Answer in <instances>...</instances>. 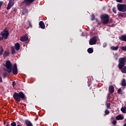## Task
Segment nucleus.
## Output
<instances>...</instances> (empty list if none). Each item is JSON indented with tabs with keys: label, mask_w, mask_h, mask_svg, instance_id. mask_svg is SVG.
I'll use <instances>...</instances> for the list:
<instances>
[{
	"label": "nucleus",
	"mask_w": 126,
	"mask_h": 126,
	"mask_svg": "<svg viewBox=\"0 0 126 126\" xmlns=\"http://www.w3.org/2000/svg\"><path fill=\"white\" fill-rule=\"evenodd\" d=\"M14 98L17 101V102H20L21 99H24L25 98V94L21 92L19 93H15L13 95Z\"/></svg>",
	"instance_id": "1"
},
{
	"label": "nucleus",
	"mask_w": 126,
	"mask_h": 126,
	"mask_svg": "<svg viewBox=\"0 0 126 126\" xmlns=\"http://www.w3.org/2000/svg\"><path fill=\"white\" fill-rule=\"evenodd\" d=\"M14 98L17 101V102H20L21 99H24L25 98V94L21 92L19 93H15L13 95Z\"/></svg>",
	"instance_id": "2"
},
{
	"label": "nucleus",
	"mask_w": 126,
	"mask_h": 126,
	"mask_svg": "<svg viewBox=\"0 0 126 126\" xmlns=\"http://www.w3.org/2000/svg\"><path fill=\"white\" fill-rule=\"evenodd\" d=\"M119 64H118L119 68L120 69H122L123 67L125 66V63L126 62V58L124 57V58H120L119 60Z\"/></svg>",
	"instance_id": "3"
},
{
	"label": "nucleus",
	"mask_w": 126,
	"mask_h": 126,
	"mask_svg": "<svg viewBox=\"0 0 126 126\" xmlns=\"http://www.w3.org/2000/svg\"><path fill=\"white\" fill-rule=\"evenodd\" d=\"M6 70L8 71L9 73H10L12 71V64L10 63V61H7L6 62L5 64Z\"/></svg>",
	"instance_id": "4"
},
{
	"label": "nucleus",
	"mask_w": 126,
	"mask_h": 126,
	"mask_svg": "<svg viewBox=\"0 0 126 126\" xmlns=\"http://www.w3.org/2000/svg\"><path fill=\"white\" fill-rule=\"evenodd\" d=\"M101 19L103 24H107L108 22H109V16L108 15H101Z\"/></svg>",
	"instance_id": "5"
},
{
	"label": "nucleus",
	"mask_w": 126,
	"mask_h": 126,
	"mask_svg": "<svg viewBox=\"0 0 126 126\" xmlns=\"http://www.w3.org/2000/svg\"><path fill=\"white\" fill-rule=\"evenodd\" d=\"M117 8L119 11L125 12L126 11V5L125 4H118Z\"/></svg>",
	"instance_id": "6"
},
{
	"label": "nucleus",
	"mask_w": 126,
	"mask_h": 126,
	"mask_svg": "<svg viewBox=\"0 0 126 126\" xmlns=\"http://www.w3.org/2000/svg\"><path fill=\"white\" fill-rule=\"evenodd\" d=\"M96 43H97V37L96 36H94L90 40V45H95Z\"/></svg>",
	"instance_id": "7"
},
{
	"label": "nucleus",
	"mask_w": 126,
	"mask_h": 126,
	"mask_svg": "<svg viewBox=\"0 0 126 126\" xmlns=\"http://www.w3.org/2000/svg\"><path fill=\"white\" fill-rule=\"evenodd\" d=\"M1 36H2V38H4V39H7V37H8V31L4 30L3 32L1 33Z\"/></svg>",
	"instance_id": "8"
},
{
	"label": "nucleus",
	"mask_w": 126,
	"mask_h": 126,
	"mask_svg": "<svg viewBox=\"0 0 126 126\" xmlns=\"http://www.w3.org/2000/svg\"><path fill=\"white\" fill-rule=\"evenodd\" d=\"M14 1L12 0H9V3L8 4L7 7V9L9 10L13 6V4H14Z\"/></svg>",
	"instance_id": "9"
},
{
	"label": "nucleus",
	"mask_w": 126,
	"mask_h": 126,
	"mask_svg": "<svg viewBox=\"0 0 126 126\" xmlns=\"http://www.w3.org/2000/svg\"><path fill=\"white\" fill-rule=\"evenodd\" d=\"M12 70H13V73L14 74H17V65H16V63H15L13 65Z\"/></svg>",
	"instance_id": "10"
},
{
	"label": "nucleus",
	"mask_w": 126,
	"mask_h": 126,
	"mask_svg": "<svg viewBox=\"0 0 126 126\" xmlns=\"http://www.w3.org/2000/svg\"><path fill=\"white\" fill-rule=\"evenodd\" d=\"M34 0H24V2L26 3V4L29 5V4H31V3L34 1Z\"/></svg>",
	"instance_id": "11"
},
{
	"label": "nucleus",
	"mask_w": 126,
	"mask_h": 126,
	"mask_svg": "<svg viewBox=\"0 0 126 126\" xmlns=\"http://www.w3.org/2000/svg\"><path fill=\"white\" fill-rule=\"evenodd\" d=\"M20 40L22 42L27 41L28 40V36H27V35H26V36H22L20 38Z\"/></svg>",
	"instance_id": "12"
},
{
	"label": "nucleus",
	"mask_w": 126,
	"mask_h": 126,
	"mask_svg": "<svg viewBox=\"0 0 126 126\" xmlns=\"http://www.w3.org/2000/svg\"><path fill=\"white\" fill-rule=\"evenodd\" d=\"M118 17H122V18L126 17V13L120 12L118 14Z\"/></svg>",
	"instance_id": "13"
},
{
	"label": "nucleus",
	"mask_w": 126,
	"mask_h": 126,
	"mask_svg": "<svg viewBox=\"0 0 126 126\" xmlns=\"http://www.w3.org/2000/svg\"><path fill=\"white\" fill-rule=\"evenodd\" d=\"M15 48L16 51H19V49H20V44L19 43H17L15 44Z\"/></svg>",
	"instance_id": "14"
},
{
	"label": "nucleus",
	"mask_w": 126,
	"mask_h": 126,
	"mask_svg": "<svg viewBox=\"0 0 126 126\" xmlns=\"http://www.w3.org/2000/svg\"><path fill=\"white\" fill-rule=\"evenodd\" d=\"M39 26L42 29H44L45 28V24H44V22L43 21H40L39 22Z\"/></svg>",
	"instance_id": "15"
},
{
	"label": "nucleus",
	"mask_w": 126,
	"mask_h": 126,
	"mask_svg": "<svg viewBox=\"0 0 126 126\" xmlns=\"http://www.w3.org/2000/svg\"><path fill=\"white\" fill-rule=\"evenodd\" d=\"M119 39L121 41H124L126 42V35H122L121 36H120L119 37Z\"/></svg>",
	"instance_id": "16"
},
{
	"label": "nucleus",
	"mask_w": 126,
	"mask_h": 126,
	"mask_svg": "<svg viewBox=\"0 0 126 126\" xmlns=\"http://www.w3.org/2000/svg\"><path fill=\"white\" fill-rule=\"evenodd\" d=\"M109 91L110 93H114V87H113V86H109Z\"/></svg>",
	"instance_id": "17"
},
{
	"label": "nucleus",
	"mask_w": 126,
	"mask_h": 126,
	"mask_svg": "<svg viewBox=\"0 0 126 126\" xmlns=\"http://www.w3.org/2000/svg\"><path fill=\"white\" fill-rule=\"evenodd\" d=\"M25 124L27 125V126H33V125H32V123H31V122L28 120L25 121Z\"/></svg>",
	"instance_id": "18"
},
{
	"label": "nucleus",
	"mask_w": 126,
	"mask_h": 126,
	"mask_svg": "<svg viewBox=\"0 0 126 126\" xmlns=\"http://www.w3.org/2000/svg\"><path fill=\"white\" fill-rule=\"evenodd\" d=\"M124 119V117L122 115H118L116 117V120H123Z\"/></svg>",
	"instance_id": "19"
},
{
	"label": "nucleus",
	"mask_w": 126,
	"mask_h": 126,
	"mask_svg": "<svg viewBox=\"0 0 126 126\" xmlns=\"http://www.w3.org/2000/svg\"><path fill=\"white\" fill-rule=\"evenodd\" d=\"M110 48L111 49V50H112V51H117V50H118V49H119V47L118 46H111L110 47Z\"/></svg>",
	"instance_id": "20"
},
{
	"label": "nucleus",
	"mask_w": 126,
	"mask_h": 126,
	"mask_svg": "<svg viewBox=\"0 0 126 126\" xmlns=\"http://www.w3.org/2000/svg\"><path fill=\"white\" fill-rule=\"evenodd\" d=\"M122 86H126V80L123 79L122 81Z\"/></svg>",
	"instance_id": "21"
},
{
	"label": "nucleus",
	"mask_w": 126,
	"mask_h": 126,
	"mask_svg": "<svg viewBox=\"0 0 126 126\" xmlns=\"http://www.w3.org/2000/svg\"><path fill=\"white\" fill-rule=\"evenodd\" d=\"M3 56L4 57H8L9 56V52L8 51H5Z\"/></svg>",
	"instance_id": "22"
},
{
	"label": "nucleus",
	"mask_w": 126,
	"mask_h": 126,
	"mask_svg": "<svg viewBox=\"0 0 126 126\" xmlns=\"http://www.w3.org/2000/svg\"><path fill=\"white\" fill-rule=\"evenodd\" d=\"M122 73H126V66H124L122 69Z\"/></svg>",
	"instance_id": "23"
},
{
	"label": "nucleus",
	"mask_w": 126,
	"mask_h": 126,
	"mask_svg": "<svg viewBox=\"0 0 126 126\" xmlns=\"http://www.w3.org/2000/svg\"><path fill=\"white\" fill-rule=\"evenodd\" d=\"M88 52L89 54H92L93 53V49L90 48L88 49Z\"/></svg>",
	"instance_id": "24"
},
{
	"label": "nucleus",
	"mask_w": 126,
	"mask_h": 126,
	"mask_svg": "<svg viewBox=\"0 0 126 126\" xmlns=\"http://www.w3.org/2000/svg\"><path fill=\"white\" fill-rule=\"evenodd\" d=\"M28 12V9H24L23 10V14H26Z\"/></svg>",
	"instance_id": "25"
},
{
	"label": "nucleus",
	"mask_w": 126,
	"mask_h": 126,
	"mask_svg": "<svg viewBox=\"0 0 126 126\" xmlns=\"http://www.w3.org/2000/svg\"><path fill=\"white\" fill-rule=\"evenodd\" d=\"M121 110L122 111V112L124 113H126V106L122 107Z\"/></svg>",
	"instance_id": "26"
},
{
	"label": "nucleus",
	"mask_w": 126,
	"mask_h": 126,
	"mask_svg": "<svg viewBox=\"0 0 126 126\" xmlns=\"http://www.w3.org/2000/svg\"><path fill=\"white\" fill-rule=\"evenodd\" d=\"M121 50H122V51H125L126 52V46H122L121 47Z\"/></svg>",
	"instance_id": "27"
},
{
	"label": "nucleus",
	"mask_w": 126,
	"mask_h": 126,
	"mask_svg": "<svg viewBox=\"0 0 126 126\" xmlns=\"http://www.w3.org/2000/svg\"><path fill=\"white\" fill-rule=\"evenodd\" d=\"M12 49V54H15V50L14 49V48L11 47Z\"/></svg>",
	"instance_id": "28"
},
{
	"label": "nucleus",
	"mask_w": 126,
	"mask_h": 126,
	"mask_svg": "<svg viewBox=\"0 0 126 126\" xmlns=\"http://www.w3.org/2000/svg\"><path fill=\"white\" fill-rule=\"evenodd\" d=\"M2 53H3V49H2V48H1L0 52V56H1V55H2Z\"/></svg>",
	"instance_id": "29"
},
{
	"label": "nucleus",
	"mask_w": 126,
	"mask_h": 126,
	"mask_svg": "<svg viewBox=\"0 0 126 126\" xmlns=\"http://www.w3.org/2000/svg\"><path fill=\"white\" fill-rule=\"evenodd\" d=\"M11 126H16V123L15 122H13L11 124Z\"/></svg>",
	"instance_id": "30"
},
{
	"label": "nucleus",
	"mask_w": 126,
	"mask_h": 126,
	"mask_svg": "<svg viewBox=\"0 0 126 126\" xmlns=\"http://www.w3.org/2000/svg\"><path fill=\"white\" fill-rule=\"evenodd\" d=\"M119 94H122V89H119L118 91Z\"/></svg>",
	"instance_id": "31"
},
{
	"label": "nucleus",
	"mask_w": 126,
	"mask_h": 126,
	"mask_svg": "<svg viewBox=\"0 0 126 126\" xmlns=\"http://www.w3.org/2000/svg\"><path fill=\"white\" fill-rule=\"evenodd\" d=\"M105 113L106 115H109V110H106L105 111Z\"/></svg>",
	"instance_id": "32"
},
{
	"label": "nucleus",
	"mask_w": 126,
	"mask_h": 126,
	"mask_svg": "<svg viewBox=\"0 0 126 126\" xmlns=\"http://www.w3.org/2000/svg\"><path fill=\"white\" fill-rule=\"evenodd\" d=\"M112 124H113V125H116V124H117V121L114 120V121L112 122Z\"/></svg>",
	"instance_id": "33"
},
{
	"label": "nucleus",
	"mask_w": 126,
	"mask_h": 126,
	"mask_svg": "<svg viewBox=\"0 0 126 126\" xmlns=\"http://www.w3.org/2000/svg\"><path fill=\"white\" fill-rule=\"evenodd\" d=\"M92 20H94V19H95V16H94V15H92Z\"/></svg>",
	"instance_id": "34"
},
{
	"label": "nucleus",
	"mask_w": 126,
	"mask_h": 126,
	"mask_svg": "<svg viewBox=\"0 0 126 126\" xmlns=\"http://www.w3.org/2000/svg\"><path fill=\"white\" fill-rule=\"evenodd\" d=\"M16 83H15V81H13V82H12V85H13V87H14V86H15V85H16Z\"/></svg>",
	"instance_id": "35"
},
{
	"label": "nucleus",
	"mask_w": 126,
	"mask_h": 126,
	"mask_svg": "<svg viewBox=\"0 0 126 126\" xmlns=\"http://www.w3.org/2000/svg\"><path fill=\"white\" fill-rule=\"evenodd\" d=\"M106 106H107V108H108V109L110 108V104L107 103Z\"/></svg>",
	"instance_id": "36"
},
{
	"label": "nucleus",
	"mask_w": 126,
	"mask_h": 126,
	"mask_svg": "<svg viewBox=\"0 0 126 126\" xmlns=\"http://www.w3.org/2000/svg\"><path fill=\"white\" fill-rule=\"evenodd\" d=\"M115 9H116V8H113V11L114 13H117V12L116 11V10H115Z\"/></svg>",
	"instance_id": "37"
},
{
	"label": "nucleus",
	"mask_w": 126,
	"mask_h": 126,
	"mask_svg": "<svg viewBox=\"0 0 126 126\" xmlns=\"http://www.w3.org/2000/svg\"><path fill=\"white\" fill-rule=\"evenodd\" d=\"M0 82H2V78L1 76H0Z\"/></svg>",
	"instance_id": "38"
},
{
	"label": "nucleus",
	"mask_w": 126,
	"mask_h": 126,
	"mask_svg": "<svg viewBox=\"0 0 126 126\" xmlns=\"http://www.w3.org/2000/svg\"><path fill=\"white\" fill-rule=\"evenodd\" d=\"M122 0H116L117 2H121Z\"/></svg>",
	"instance_id": "39"
},
{
	"label": "nucleus",
	"mask_w": 126,
	"mask_h": 126,
	"mask_svg": "<svg viewBox=\"0 0 126 126\" xmlns=\"http://www.w3.org/2000/svg\"><path fill=\"white\" fill-rule=\"evenodd\" d=\"M106 46H107V43H105L103 44V47L105 48V47H106Z\"/></svg>",
	"instance_id": "40"
},
{
	"label": "nucleus",
	"mask_w": 126,
	"mask_h": 126,
	"mask_svg": "<svg viewBox=\"0 0 126 126\" xmlns=\"http://www.w3.org/2000/svg\"><path fill=\"white\" fill-rule=\"evenodd\" d=\"M1 5H2V2H0V8L1 7Z\"/></svg>",
	"instance_id": "41"
},
{
	"label": "nucleus",
	"mask_w": 126,
	"mask_h": 126,
	"mask_svg": "<svg viewBox=\"0 0 126 126\" xmlns=\"http://www.w3.org/2000/svg\"><path fill=\"white\" fill-rule=\"evenodd\" d=\"M3 37H2H2H0V41H2V38H3Z\"/></svg>",
	"instance_id": "42"
},
{
	"label": "nucleus",
	"mask_w": 126,
	"mask_h": 126,
	"mask_svg": "<svg viewBox=\"0 0 126 126\" xmlns=\"http://www.w3.org/2000/svg\"><path fill=\"white\" fill-rule=\"evenodd\" d=\"M7 126H10L9 124H6Z\"/></svg>",
	"instance_id": "43"
},
{
	"label": "nucleus",
	"mask_w": 126,
	"mask_h": 126,
	"mask_svg": "<svg viewBox=\"0 0 126 126\" xmlns=\"http://www.w3.org/2000/svg\"><path fill=\"white\" fill-rule=\"evenodd\" d=\"M17 126H21V125H17Z\"/></svg>",
	"instance_id": "44"
},
{
	"label": "nucleus",
	"mask_w": 126,
	"mask_h": 126,
	"mask_svg": "<svg viewBox=\"0 0 126 126\" xmlns=\"http://www.w3.org/2000/svg\"><path fill=\"white\" fill-rule=\"evenodd\" d=\"M4 125H5V122H4Z\"/></svg>",
	"instance_id": "45"
},
{
	"label": "nucleus",
	"mask_w": 126,
	"mask_h": 126,
	"mask_svg": "<svg viewBox=\"0 0 126 126\" xmlns=\"http://www.w3.org/2000/svg\"><path fill=\"white\" fill-rule=\"evenodd\" d=\"M116 60H118V58H117L116 59Z\"/></svg>",
	"instance_id": "46"
}]
</instances>
